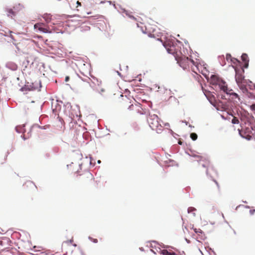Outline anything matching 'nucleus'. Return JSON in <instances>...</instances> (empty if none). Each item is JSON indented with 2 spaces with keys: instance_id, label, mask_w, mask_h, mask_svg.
Here are the masks:
<instances>
[{
  "instance_id": "4468645a",
  "label": "nucleus",
  "mask_w": 255,
  "mask_h": 255,
  "mask_svg": "<svg viewBox=\"0 0 255 255\" xmlns=\"http://www.w3.org/2000/svg\"><path fill=\"white\" fill-rule=\"evenodd\" d=\"M24 187L26 189L30 188L32 190H34L37 188L34 183L30 181H28L25 182V183L24 184Z\"/></svg>"
},
{
  "instance_id": "c85d7f7f",
  "label": "nucleus",
  "mask_w": 255,
  "mask_h": 255,
  "mask_svg": "<svg viewBox=\"0 0 255 255\" xmlns=\"http://www.w3.org/2000/svg\"><path fill=\"white\" fill-rule=\"evenodd\" d=\"M92 241H93V242H94L95 243L98 242V240L96 239H93Z\"/></svg>"
},
{
  "instance_id": "20e7f679",
  "label": "nucleus",
  "mask_w": 255,
  "mask_h": 255,
  "mask_svg": "<svg viewBox=\"0 0 255 255\" xmlns=\"http://www.w3.org/2000/svg\"><path fill=\"white\" fill-rule=\"evenodd\" d=\"M210 83L213 85H218L221 90L228 94V87L226 82L223 81L218 76L212 75L210 77Z\"/></svg>"
},
{
  "instance_id": "2f4dec72",
  "label": "nucleus",
  "mask_w": 255,
  "mask_h": 255,
  "mask_svg": "<svg viewBox=\"0 0 255 255\" xmlns=\"http://www.w3.org/2000/svg\"><path fill=\"white\" fill-rule=\"evenodd\" d=\"M77 4L78 5H81V3H80L79 1H77Z\"/></svg>"
},
{
  "instance_id": "f8f14e48",
  "label": "nucleus",
  "mask_w": 255,
  "mask_h": 255,
  "mask_svg": "<svg viewBox=\"0 0 255 255\" xmlns=\"http://www.w3.org/2000/svg\"><path fill=\"white\" fill-rule=\"evenodd\" d=\"M41 87V81L39 80H37L34 81V83H32L31 89L32 90H39Z\"/></svg>"
},
{
  "instance_id": "0eeeda50",
  "label": "nucleus",
  "mask_w": 255,
  "mask_h": 255,
  "mask_svg": "<svg viewBox=\"0 0 255 255\" xmlns=\"http://www.w3.org/2000/svg\"><path fill=\"white\" fill-rule=\"evenodd\" d=\"M202 167L206 168V174L208 175L212 176L217 174L216 170L208 159H205L203 163H201Z\"/></svg>"
},
{
  "instance_id": "393cba45",
  "label": "nucleus",
  "mask_w": 255,
  "mask_h": 255,
  "mask_svg": "<svg viewBox=\"0 0 255 255\" xmlns=\"http://www.w3.org/2000/svg\"><path fill=\"white\" fill-rule=\"evenodd\" d=\"M44 18L45 19V21L47 22H49L51 19V18L50 17H49V16L48 15L44 16Z\"/></svg>"
},
{
  "instance_id": "dca6fc26",
  "label": "nucleus",
  "mask_w": 255,
  "mask_h": 255,
  "mask_svg": "<svg viewBox=\"0 0 255 255\" xmlns=\"http://www.w3.org/2000/svg\"><path fill=\"white\" fill-rule=\"evenodd\" d=\"M244 79V77L241 74L236 73V80L237 83H241Z\"/></svg>"
},
{
  "instance_id": "b1692460",
  "label": "nucleus",
  "mask_w": 255,
  "mask_h": 255,
  "mask_svg": "<svg viewBox=\"0 0 255 255\" xmlns=\"http://www.w3.org/2000/svg\"><path fill=\"white\" fill-rule=\"evenodd\" d=\"M33 248L35 249V251H42L44 250L42 247H36L34 246Z\"/></svg>"
},
{
  "instance_id": "bb28decb",
  "label": "nucleus",
  "mask_w": 255,
  "mask_h": 255,
  "mask_svg": "<svg viewBox=\"0 0 255 255\" xmlns=\"http://www.w3.org/2000/svg\"><path fill=\"white\" fill-rule=\"evenodd\" d=\"M251 108L252 110L255 111V104H253L251 106Z\"/></svg>"
},
{
  "instance_id": "a878e982",
  "label": "nucleus",
  "mask_w": 255,
  "mask_h": 255,
  "mask_svg": "<svg viewBox=\"0 0 255 255\" xmlns=\"http://www.w3.org/2000/svg\"><path fill=\"white\" fill-rule=\"evenodd\" d=\"M231 58V55L230 54H227L226 55V59L227 60Z\"/></svg>"
},
{
  "instance_id": "7c9ffc66",
  "label": "nucleus",
  "mask_w": 255,
  "mask_h": 255,
  "mask_svg": "<svg viewBox=\"0 0 255 255\" xmlns=\"http://www.w3.org/2000/svg\"><path fill=\"white\" fill-rule=\"evenodd\" d=\"M214 181L215 182V183L216 184V185L218 187V188H219V185H218V183L216 181Z\"/></svg>"
},
{
  "instance_id": "cd10ccee",
  "label": "nucleus",
  "mask_w": 255,
  "mask_h": 255,
  "mask_svg": "<svg viewBox=\"0 0 255 255\" xmlns=\"http://www.w3.org/2000/svg\"><path fill=\"white\" fill-rule=\"evenodd\" d=\"M69 79L70 78L69 76H66L65 78V81L68 82L69 80Z\"/></svg>"
},
{
  "instance_id": "7ed1b4c3",
  "label": "nucleus",
  "mask_w": 255,
  "mask_h": 255,
  "mask_svg": "<svg viewBox=\"0 0 255 255\" xmlns=\"http://www.w3.org/2000/svg\"><path fill=\"white\" fill-rule=\"evenodd\" d=\"M147 121L150 127L156 131L161 130L162 126L159 123V118L156 115H149L147 119Z\"/></svg>"
},
{
  "instance_id": "9b49d317",
  "label": "nucleus",
  "mask_w": 255,
  "mask_h": 255,
  "mask_svg": "<svg viewBox=\"0 0 255 255\" xmlns=\"http://www.w3.org/2000/svg\"><path fill=\"white\" fill-rule=\"evenodd\" d=\"M9 240L5 238L0 240V250H4L8 248L6 245H8Z\"/></svg>"
},
{
  "instance_id": "412c9836",
  "label": "nucleus",
  "mask_w": 255,
  "mask_h": 255,
  "mask_svg": "<svg viewBox=\"0 0 255 255\" xmlns=\"http://www.w3.org/2000/svg\"><path fill=\"white\" fill-rule=\"evenodd\" d=\"M228 90V89L227 90V91ZM228 92V94H230V96H232V98H238V94L235 93H230V91H229V92L227 91Z\"/></svg>"
},
{
  "instance_id": "f3484780",
  "label": "nucleus",
  "mask_w": 255,
  "mask_h": 255,
  "mask_svg": "<svg viewBox=\"0 0 255 255\" xmlns=\"http://www.w3.org/2000/svg\"><path fill=\"white\" fill-rule=\"evenodd\" d=\"M196 211V209L194 207H190L188 208V214H191L193 217H195Z\"/></svg>"
},
{
  "instance_id": "72a5a7b5",
  "label": "nucleus",
  "mask_w": 255,
  "mask_h": 255,
  "mask_svg": "<svg viewBox=\"0 0 255 255\" xmlns=\"http://www.w3.org/2000/svg\"><path fill=\"white\" fill-rule=\"evenodd\" d=\"M100 162H101L100 160H99L98 163H100Z\"/></svg>"
},
{
  "instance_id": "473e14b6",
  "label": "nucleus",
  "mask_w": 255,
  "mask_h": 255,
  "mask_svg": "<svg viewBox=\"0 0 255 255\" xmlns=\"http://www.w3.org/2000/svg\"><path fill=\"white\" fill-rule=\"evenodd\" d=\"M179 143L180 144H181V141H179Z\"/></svg>"
},
{
  "instance_id": "f03ea898",
  "label": "nucleus",
  "mask_w": 255,
  "mask_h": 255,
  "mask_svg": "<svg viewBox=\"0 0 255 255\" xmlns=\"http://www.w3.org/2000/svg\"><path fill=\"white\" fill-rule=\"evenodd\" d=\"M90 78L79 77L74 83V88L78 91L85 92L89 90Z\"/></svg>"
},
{
  "instance_id": "aec40b11",
  "label": "nucleus",
  "mask_w": 255,
  "mask_h": 255,
  "mask_svg": "<svg viewBox=\"0 0 255 255\" xmlns=\"http://www.w3.org/2000/svg\"><path fill=\"white\" fill-rule=\"evenodd\" d=\"M197 134L196 133L193 132L191 133L190 134V137L192 138V140H195L197 138Z\"/></svg>"
},
{
  "instance_id": "6e6552de",
  "label": "nucleus",
  "mask_w": 255,
  "mask_h": 255,
  "mask_svg": "<svg viewBox=\"0 0 255 255\" xmlns=\"http://www.w3.org/2000/svg\"><path fill=\"white\" fill-rule=\"evenodd\" d=\"M122 97L121 106L124 108H128V109L132 110L134 106L133 104H131L130 99L127 96H123V95H122Z\"/></svg>"
},
{
  "instance_id": "9d476101",
  "label": "nucleus",
  "mask_w": 255,
  "mask_h": 255,
  "mask_svg": "<svg viewBox=\"0 0 255 255\" xmlns=\"http://www.w3.org/2000/svg\"><path fill=\"white\" fill-rule=\"evenodd\" d=\"M73 241H73V238L72 237V239H71L70 240H67L66 241L62 243V250H64L65 251H67V248H68L67 246H69V245H72L73 246L76 247L77 246V245L75 244H73ZM67 253V251H66V253Z\"/></svg>"
},
{
  "instance_id": "ddd939ff",
  "label": "nucleus",
  "mask_w": 255,
  "mask_h": 255,
  "mask_svg": "<svg viewBox=\"0 0 255 255\" xmlns=\"http://www.w3.org/2000/svg\"><path fill=\"white\" fill-rule=\"evenodd\" d=\"M85 176L86 178V180L85 181V182L87 183H90L93 182L94 178L93 175L91 173L87 172L85 173Z\"/></svg>"
},
{
  "instance_id": "423d86ee",
  "label": "nucleus",
  "mask_w": 255,
  "mask_h": 255,
  "mask_svg": "<svg viewBox=\"0 0 255 255\" xmlns=\"http://www.w3.org/2000/svg\"><path fill=\"white\" fill-rule=\"evenodd\" d=\"M90 87L93 90L101 93L105 91L104 89L102 86V82L99 81L96 77H92V79L90 78Z\"/></svg>"
},
{
  "instance_id": "c756f323",
  "label": "nucleus",
  "mask_w": 255,
  "mask_h": 255,
  "mask_svg": "<svg viewBox=\"0 0 255 255\" xmlns=\"http://www.w3.org/2000/svg\"><path fill=\"white\" fill-rule=\"evenodd\" d=\"M9 13H12V14H13V12L12 11V10L11 9H10V10H9Z\"/></svg>"
},
{
  "instance_id": "4be33fe9",
  "label": "nucleus",
  "mask_w": 255,
  "mask_h": 255,
  "mask_svg": "<svg viewBox=\"0 0 255 255\" xmlns=\"http://www.w3.org/2000/svg\"><path fill=\"white\" fill-rule=\"evenodd\" d=\"M232 123L233 124H238L239 123V121L237 118L234 117L232 120Z\"/></svg>"
},
{
  "instance_id": "39448f33",
  "label": "nucleus",
  "mask_w": 255,
  "mask_h": 255,
  "mask_svg": "<svg viewBox=\"0 0 255 255\" xmlns=\"http://www.w3.org/2000/svg\"><path fill=\"white\" fill-rule=\"evenodd\" d=\"M240 134L243 137L248 140H255V129L252 127L246 128L245 129H242L239 131Z\"/></svg>"
},
{
  "instance_id": "a211bd4d",
  "label": "nucleus",
  "mask_w": 255,
  "mask_h": 255,
  "mask_svg": "<svg viewBox=\"0 0 255 255\" xmlns=\"http://www.w3.org/2000/svg\"><path fill=\"white\" fill-rule=\"evenodd\" d=\"M162 254L163 255H177L175 253L172 251H167L166 250H163L162 251Z\"/></svg>"
},
{
  "instance_id": "6ab92c4d",
  "label": "nucleus",
  "mask_w": 255,
  "mask_h": 255,
  "mask_svg": "<svg viewBox=\"0 0 255 255\" xmlns=\"http://www.w3.org/2000/svg\"><path fill=\"white\" fill-rule=\"evenodd\" d=\"M193 230L196 234H198L199 236H201V239L203 238L204 236L203 233L200 229L194 228Z\"/></svg>"
},
{
  "instance_id": "5701e85b",
  "label": "nucleus",
  "mask_w": 255,
  "mask_h": 255,
  "mask_svg": "<svg viewBox=\"0 0 255 255\" xmlns=\"http://www.w3.org/2000/svg\"><path fill=\"white\" fill-rule=\"evenodd\" d=\"M124 12H125V14L129 17L132 18L134 20L136 19V18L133 16L130 15L127 10H124Z\"/></svg>"
},
{
  "instance_id": "1a4fd4ad",
  "label": "nucleus",
  "mask_w": 255,
  "mask_h": 255,
  "mask_svg": "<svg viewBox=\"0 0 255 255\" xmlns=\"http://www.w3.org/2000/svg\"><path fill=\"white\" fill-rule=\"evenodd\" d=\"M34 28L38 29L39 31L44 33H47L49 32V30L47 28L45 27V25L42 23H38L34 25Z\"/></svg>"
},
{
  "instance_id": "f257e3e1",
  "label": "nucleus",
  "mask_w": 255,
  "mask_h": 255,
  "mask_svg": "<svg viewBox=\"0 0 255 255\" xmlns=\"http://www.w3.org/2000/svg\"><path fill=\"white\" fill-rule=\"evenodd\" d=\"M168 53L172 54L175 57V60L179 63V65L184 69H188L190 67L192 70L197 74L200 72L199 69V65L196 64L195 62L192 59L185 56H179L178 53L176 46L172 43L171 41L165 42L163 44Z\"/></svg>"
},
{
  "instance_id": "2eb2a0df",
  "label": "nucleus",
  "mask_w": 255,
  "mask_h": 255,
  "mask_svg": "<svg viewBox=\"0 0 255 255\" xmlns=\"http://www.w3.org/2000/svg\"><path fill=\"white\" fill-rule=\"evenodd\" d=\"M241 57L243 61L245 62V67H248L249 61L248 55L246 53H244L242 54Z\"/></svg>"
}]
</instances>
